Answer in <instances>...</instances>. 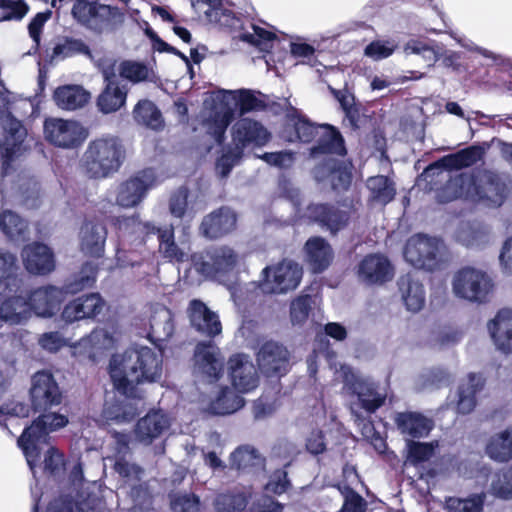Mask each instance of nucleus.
I'll return each instance as SVG.
<instances>
[{"label":"nucleus","mask_w":512,"mask_h":512,"mask_svg":"<svg viewBox=\"0 0 512 512\" xmlns=\"http://www.w3.org/2000/svg\"><path fill=\"white\" fill-rule=\"evenodd\" d=\"M228 364L232 385L238 392L246 393L258 386L257 370L249 356L234 355L229 359Z\"/></svg>","instance_id":"obj_21"},{"label":"nucleus","mask_w":512,"mask_h":512,"mask_svg":"<svg viewBox=\"0 0 512 512\" xmlns=\"http://www.w3.org/2000/svg\"><path fill=\"white\" fill-rule=\"evenodd\" d=\"M370 199L378 204L385 205L395 196L394 183L383 175L373 176L367 180Z\"/></svg>","instance_id":"obj_47"},{"label":"nucleus","mask_w":512,"mask_h":512,"mask_svg":"<svg viewBox=\"0 0 512 512\" xmlns=\"http://www.w3.org/2000/svg\"><path fill=\"white\" fill-rule=\"evenodd\" d=\"M483 378L479 374L471 373L463 380L458 389L457 411L461 414L470 413L475 405V395L483 387Z\"/></svg>","instance_id":"obj_39"},{"label":"nucleus","mask_w":512,"mask_h":512,"mask_svg":"<svg viewBox=\"0 0 512 512\" xmlns=\"http://www.w3.org/2000/svg\"><path fill=\"white\" fill-rule=\"evenodd\" d=\"M491 492L502 499H512V466L497 473L491 482Z\"/></svg>","instance_id":"obj_56"},{"label":"nucleus","mask_w":512,"mask_h":512,"mask_svg":"<svg viewBox=\"0 0 512 512\" xmlns=\"http://www.w3.org/2000/svg\"><path fill=\"white\" fill-rule=\"evenodd\" d=\"M114 470L122 477L126 483L134 485L141 479L143 470L136 464L127 461L124 458H119L114 464Z\"/></svg>","instance_id":"obj_63"},{"label":"nucleus","mask_w":512,"mask_h":512,"mask_svg":"<svg viewBox=\"0 0 512 512\" xmlns=\"http://www.w3.org/2000/svg\"><path fill=\"white\" fill-rule=\"evenodd\" d=\"M202 408L212 414H231L244 406V399L228 386L211 385L210 395L203 396Z\"/></svg>","instance_id":"obj_19"},{"label":"nucleus","mask_w":512,"mask_h":512,"mask_svg":"<svg viewBox=\"0 0 512 512\" xmlns=\"http://www.w3.org/2000/svg\"><path fill=\"white\" fill-rule=\"evenodd\" d=\"M397 46L394 40L373 41L366 46L365 55L374 60L385 59L393 54Z\"/></svg>","instance_id":"obj_62"},{"label":"nucleus","mask_w":512,"mask_h":512,"mask_svg":"<svg viewBox=\"0 0 512 512\" xmlns=\"http://www.w3.org/2000/svg\"><path fill=\"white\" fill-rule=\"evenodd\" d=\"M32 314L28 299L21 296L7 297L0 305V319L11 325L24 324Z\"/></svg>","instance_id":"obj_36"},{"label":"nucleus","mask_w":512,"mask_h":512,"mask_svg":"<svg viewBox=\"0 0 512 512\" xmlns=\"http://www.w3.org/2000/svg\"><path fill=\"white\" fill-rule=\"evenodd\" d=\"M315 177L318 181H328L333 189H346L351 182V174L342 165H336L331 159L324 167L315 170Z\"/></svg>","instance_id":"obj_43"},{"label":"nucleus","mask_w":512,"mask_h":512,"mask_svg":"<svg viewBox=\"0 0 512 512\" xmlns=\"http://www.w3.org/2000/svg\"><path fill=\"white\" fill-rule=\"evenodd\" d=\"M156 183L157 177L152 169L138 172L119 184L116 190V204L122 208L138 206Z\"/></svg>","instance_id":"obj_15"},{"label":"nucleus","mask_w":512,"mask_h":512,"mask_svg":"<svg viewBox=\"0 0 512 512\" xmlns=\"http://www.w3.org/2000/svg\"><path fill=\"white\" fill-rule=\"evenodd\" d=\"M257 360L259 368L267 376L282 375L288 370L289 353L282 345L267 342L260 348Z\"/></svg>","instance_id":"obj_24"},{"label":"nucleus","mask_w":512,"mask_h":512,"mask_svg":"<svg viewBox=\"0 0 512 512\" xmlns=\"http://www.w3.org/2000/svg\"><path fill=\"white\" fill-rule=\"evenodd\" d=\"M451 289L456 298L469 303L485 304L493 295L495 284L485 270L466 266L453 274Z\"/></svg>","instance_id":"obj_7"},{"label":"nucleus","mask_w":512,"mask_h":512,"mask_svg":"<svg viewBox=\"0 0 512 512\" xmlns=\"http://www.w3.org/2000/svg\"><path fill=\"white\" fill-rule=\"evenodd\" d=\"M236 214L229 208L222 207L204 217L200 230L209 239L220 238L236 227Z\"/></svg>","instance_id":"obj_28"},{"label":"nucleus","mask_w":512,"mask_h":512,"mask_svg":"<svg viewBox=\"0 0 512 512\" xmlns=\"http://www.w3.org/2000/svg\"><path fill=\"white\" fill-rule=\"evenodd\" d=\"M91 29L102 31L105 28H115L124 22V14L114 6L97 3Z\"/></svg>","instance_id":"obj_49"},{"label":"nucleus","mask_w":512,"mask_h":512,"mask_svg":"<svg viewBox=\"0 0 512 512\" xmlns=\"http://www.w3.org/2000/svg\"><path fill=\"white\" fill-rule=\"evenodd\" d=\"M188 314L192 326L200 333L215 337L222 332V325L218 315L211 311L200 300H192L189 304Z\"/></svg>","instance_id":"obj_27"},{"label":"nucleus","mask_w":512,"mask_h":512,"mask_svg":"<svg viewBox=\"0 0 512 512\" xmlns=\"http://www.w3.org/2000/svg\"><path fill=\"white\" fill-rule=\"evenodd\" d=\"M109 374L117 391L132 396L136 386L156 382L162 376V355L149 347H137L114 354Z\"/></svg>","instance_id":"obj_1"},{"label":"nucleus","mask_w":512,"mask_h":512,"mask_svg":"<svg viewBox=\"0 0 512 512\" xmlns=\"http://www.w3.org/2000/svg\"><path fill=\"white\" fill-rule=\"evenodd\" d=\"M486 453L498 462L512 459V427L492 436L486 446Z\"/></svg>","instance_id":"obj_44"},{"label":"nucleus","mask_w":512,"mask_h":512,"mask_svg":"<svg viewBox=\"0 0 512 512\" xmlns=\"http://www.w3.org/2000/svg\"><path fill=\"white\" fill-rule=\"evenodd\" d=\"M311 309V297L309 295H300L295 298L290 305L291 323L302 325L308 318Z\"/></svg>","instance_id":"obj_60"},{"label":"nucleus","mask_w":512,"mask_h":512,"mask_svg":"<svg viewBox=\"0 0 512 512\" xmlns=\"http://www.w3.org/2000/svg\"><path fill=\"white\" fill-rule=\"evenodd\" d=\"M397 429L405 440L424 438L434 427L432 419L417 412L397 413L394 418Z\"/></svg>","instance_id":"obj_30"},{"label":"nucleus","mask_w":512,"mask_h":512,"mask_svg":"<svg viewBox=\"0 0 512 512\" xmlns=\"http://www.w3.org/2000/svg\"><path fill=\"white\" fill-rule=\"evenodd\" d=\"M292 121L297 139L310 142L317 138V145L311 149L313 157L318 154L343 155L345 153L343 138L332 126H315L301 116L294 117Z\"/></svg>","instance_id":"obj_8"},{"label":"nucleus","mask_w":512,"mask_h":512,"mask_svg":"<svg viewBox=\"0 0 512 512\" xmlns=\"http://www.w3.org/2000/svg\"><path fill=\"white\" fill-rule=\"evenodd\" d=\"M104 307L100 295L92 293L78 297L68 303L62 312V319L67 323L92 318L98 315Z\"/></svg>","instance_id":"obj_29"},{"label":"nucleus","mask_w":512,"mask_h":512,"mask_svg":"<svg viewBox=\"0 0 512 512\" xmlns=\"http://www.w3.org/2000/svg\"><path fill=\"white\" fill-rule=\"evenodd\" d=\"M229 467L241 473H256L264 468V458L254 447L241 445L230 454Z\"/></svg>","instance_id":"obj_35"},{"label":"nucleus","mask_w":512,"mask_h":512,"mask_svg":"<svg viewBox=\"0 0 512 512\" xmlns=\"http://www.w3.org/2000/svg\"><path fill=\"white\" fill-rule=\"evenodd\" d=\"M31 405L35 411H47L62 402V392L53 374L38 371L31 378L29 390Z\"/></svg>","instance_id":"obj_16"},{"label":"nucleus","mask_w":512,"mask_h":512,"mask_svg":"<svg viewBox=\"0 0 512 512\" xmlns=\"http://www.w3.org/2000/svg\"><path fill=\"white\" fill-rule=\"evenodd\" d=\"M199 499L195 495L175 494L171 496V508L174 512H197Z\"/></svg>","instance_id":"obj_64"},{"label":"nucleus","mask_w":512,"mask_h":512,"mask_svg":"<svg viewBox=\"0 0 512 512\" xmlns=\"http://www.w3.org/2000/svg\"><path fill=\"white\" fill-rule=\"evenodd\" d=\"M107 237L106 227L100 223L86 222L80 229L81 251L91 257H100L104 253Z\"/></svg>","instance_id":"obj_32"},{"label":"nucleus","mask_w":512,"mask_h":512,"mask_svg":"<svg viewBox=\"0 0 512 512\" xmlns=\"http://www.w3.org/2000/svg\"><path fill=\"white\" fill-rule=\"evenodd\" d=\"M53 98L60 109L73 111L89 101L90 93L79 85H64L54 91Z\"/></svg>","instance_id":"obj_37"},{"label":"nucleus","mask_w":512,"mask_h":512,"mask_svg":"<svg viewBox=\"0 0 512 512\" xmlns=\"http://www.w3.org/2000/svg\"><path fill=\"white\" fill-rule=\"evenodd\" d=\"M479 158L480 149L472 146L445 157L441 165L447 169H460L476 163Z\"/></svg>","instance_id":"obj_54"},{"label":"nucleus","mask_w":512,"mask_h":512,"mask_svg":"<svg viewBox=\"0 0 512 512\" xmlns=\"http://www.w3.org/2000/svg\"><path fill=\"white\" fill-rule=\"evenodd\" d=\"M27 224L12 211H4L0 214V229L12 240L23 238Z\"/></svg>","instance_id":"obj_53"},{"label":"nucleus","mask_w":512,"mask_h":512,"mask_svg":"<svg viewBox=\"0 0 512 512\" xmlns=\"http://www.w3.org/2000/svg\"><path fill=\"white\" fill-rule=\"evenodd\" d=\"M134 118L139 123L150 129L159 130L163 127V119L160 111L149 100L139 101L134 108Z\"/></svg>","instance_id":"obj_50"},{"label":"nucleus","mask_w":512,"mask_h":512,"mask_svg":"<svg viewBox=\"0 0 512 512\" xmlns=\"http://www.w3.org/2000/svg\"><path fill=\"white\" fill-rule=\"evenodd\" d=\"M485 494H473L467 498L451 497L446 501L448 512H483Z\"/></svg>","instance_id":"obj_52"},{"label":"nucleus","mask_w":512,"mask_h":512,"mask_svg":"<svg viewBox=\"0 0 512 512\" xmlns=\"http://www.w3.org/2000/svg\"><path fill=\"white\" fill-rule=\"evenodd\" d=\"M78 54L86 55L93 60L89 47L81 39L60 37L53 42L52 47L47 51V59L50 64H56Z\"/></svg>","instance_id":"obj_34"},{"label":"nucleus","mask_w":512,"mask_h":512,"mask_svg":"<svg viewBox=\"0 0 512 512\" xmlns=\"http://www.w3.org/2000/svg\"><path fill=\"white\" fill-rule=\"evenodd\" d=\"M248 497L246 491L235 488L219 493L214 500V506L218 512H241L248 504Z\"/></svg>","instance_id":"obj_45"},{"label":"nucleus","mask_w":512,"mask_h":512,"mask_svg":"<svg viewBox=\"0 0 512 512\" xmlns=\"http://www.w3.org/2000/svg\"><path fill=\"white\" fill-rule=\"evenodd\" d=\"M306 215L311 220L329 229L332 233L342 229L349 220L346 212L325 204H312L308 206Z\"/></svg>","instance_id":"obj_33"},{"label":"nucleus","mask_w":512,"mask_h":512,"mask_svg":"<svg viewBox=\"0 0 512 512\" xmlns=\"http://www.w3.org/2000/svg\"><path fill=\"white\" fill-rule=\"evenodd\" d=\"M404 53L406 55H420L429 66L433 65L442 56L435 48L418 40L408 41L404 46Z\"/></svg>","instance_id":"obj_58"},{"label":"nucleus","mask_w":512,"mask_h":512,"mask_svg":"<svg viewBox=\"0 0 512 512\" xmlns=\"http://www.w3.org/2000/svg\"><path fill=\"white\" fill-rule=\"evenodd\" d=\"M337 379L344 384L347 393L357 396L358 402L351 404V412L360 420L358 407L368 413L377 410L384 402V397L376 391L375 385L368 378L356 374L349 366L341 365L336 371Z\"/></svg>","instance_id":"obj_9"},{"label":"nucleus","mask_w":512,"mask_h":512,"mask_svg":"<svg viewBox=\"0 0 512 512\" xmlns=\"http://www.w3.org/2000/svg\"><path fill=\"white\" fill-rule=\"evenodd\" d=\"M125 396L126 398L124 399V409H122V414H115L112 410H107V421H115L116 423H128L139 414L140 401H135L132 399L136 396L135 390H133L132 396Z\"/></svg>","instance_id":"obj_57"},{"label":"nucleus","mask_w":512,"mask_h":512,"mask_svg":"<svg viewBox=\"0 0 512 512\" xmlns=\"http://www.w3.org/2000/svg\"><path fill=\"white\" fill-rule=\"evenodd\" d=\"M68 422V418L64 414L44 413L23 431L18 439V445L33 474H35L41 450L48 443L49 433L65 427Z\"/></svg>","instance_id":"obj_5"},{"label":"nucleus","mask_w":512,"mask_h":512,"mask_svg":"<svg viewBox=\"0 0 512 512\" xmlns=\"http://www.w3.org/2000/svg\"><path fill=\"white\" fill-rule=\"evenodd\" d=\"M486 327L495 349L505 355L512 354V309L499 310Z\"/></svg>","instance_id":"obj_20"},{"label":"nucleus","mask_w":512,"mask_h":512,"mask_svg":"<svg viewBox=\"0 0 512 512\" xmlns=\"http://www.w3.org/2000/svg\"><path fill=\"white\" fill-rule=\"evenodd\" d=\"M270 139V133L259 122L250 118L238 120L232 127V140L234 146L243 149L252 144L264 146Z\"/></svg>","instance_id":"obj_23"},{"label":"nucleus","mask_w":512,"mask_h":512,"mask_svg":"<svg viewBox=\"0 0 512 512\" xmlns=\"http://www.w3.org/2000/svg\"><path fill=\"white\" fill-rule=\"evenodd\" d=\"M23 264L29 273L45 275L55 268L54 255L51 249L42 243H32L22 250Z\"/></svg>","instance_id":"obj_26"},{"label":"nucleus","mask_w":512,"mask_h":512,"mask_svg":"<svg viewBox=\"0 0 512 512\" xmlns=\"http://www.w3.org/2000/svg\"><path fill=\"white\" fill-rule=\"evenodd\" d=\"M85 269H88L86 267ZM95 271L89 267V272H82L79 280L67 285L66 291L55 286H44L33 290L28 298L32 313L38 317L50 318L60 309L67 293H77L95 282Z\"/></svg>","instance_id":"obj_6"},{"label":"nucleus","mask_w":512,"mask_h":512,"mask_svg":"<svg viewBox=\"0 0 512 512\" xmlns=\"http://www.w3.org/2000/svg\"><path fill=\"white\" fill-rule=\"evenodd\" d=\"M118 338L114 331L104 328L93 330L87 337L80 339L71 346L74 356L88 358L96 361L97 357L102 355L106 350L115 346Z\"/></svg>","instance_id":"obj_18"},{"label":"nucleus","mask_w":512,"mask_h":512,"mask_svg":"<svg viewBox=\"0 0 512 512\" xmlns=\"http://www.w3.org/2000/svg\"><path fill=\"white\" fill-rule=\"evenodd\" d=\"M437 447L438 441L425 443L407 440V460L412 464L427 461L433 456Z\"/></svg>","instance_id":"obj_55"},{"label":"nucleus","mask_w":512,"mask_h":512,"mask_svg":"<svg viewBox=\"0 0 512 512\" xmlns=\"http://www.w3.org/2000/svg\"><path fill=\"white\" fill-rule=\"evenodd\" d=\"M443 192L445 201L465 198L487 207H499L506 198L504 183L497 175L488 171L459 174L449 180Z\"/></svg>","instance_id":"obj_3"},{"label":"nucleus","mask_w":512,"mask_h":512,"mask_svg":"<svg viewBox=\"0 0 512 512\" xmlns=\"http://www.w3.org/2000/svg\"><path fill=\"white\" fill-rule=\"evenodd\" d=\"M306 258L314 272L326 269L333 257L330 245L320 237H313L305 245Z\"/></svg>","instance_id":"obj_38"},{"label":"nucleus","mask_w":512,"mask_h":512,"mask_svg":"<svg viewBox=\"0 0 512 512\" xmlns=\"http://www.w3.org/2000/svg\"><path fill=\"white\" fill-rule=\"evenodd\" d=\"M456 239L466 247L479 248L488 243L489 232L479 224H464L459 228Z\"/></svg>","instance_id":"obj_48"},{"label":"nucleus","mask_w":512,"mask_h":512,"mask_svg":"<svg viewBox=\"0 0 512 512\" xmlns=\"http://www.w3.org/2000/svg\"><path fill=\"white\" fill-rule=\"evenodd\" d=\"M173 330L171 311L164 306L157 307L150 319V340L153 343L166 341L171 337Z\"/></svg>","instance_id":"obj_41"},{"label":"nucleus","mask_w":512,"mask_h":512,"mask_svg":"<svg viewBox=\"0 0 512 512\" xmlns=\"http://www.w3.org/2000/svg\"><path fill=\"white\" fill-rule=\"evenodd\" d=\"M159 251L170 261L184 262L188 259L190 249L184 243L178 246L174 242L173 230L167 228L159 231Z\"/></svg>","instance_id":"obj_46"},{"label":"nucleus","mask_w":512,"mask_h":512,"mask_svg":"<svg viewBox=\"0 0 512 512\" xmlns=\"http://www.w3.org/2000/svg\"><path fill=\"white\" fill-rule=\"evenodd\" d=\"M302 275L298 263L283 260L262 270L259 288L264 294H286L299 286Z\"/></svg>","instance_id":"obj_11"},{"label":"nucleus","mask_w":512,"mask_h":512,"mask_svg":"<svg viewBox=\"0 0 512 512\" xmlns=\"http://www.w3.org/2000/svg\"><path fill=\"white\" fill-rule=\"evenodd\" d=\"M126 157L122 141L106 135L89 142L83 154L82 166L90 178L102 179L116 173Z\"/></svg>","instance_id":"obj_4"},{"label":"nucleus","mask_w":512,"mask_h":512,"mask_svg":"<svg viewBox=\"0 0 512 512\" xmlns=\"http://www.w3.org/2000/svg\"><path fill=\"white\" fill-rule=\"evenodd\" d=\"M398 285L407 309L412 312L420 311L425 304L423 285L409 274L402 276L398 281Z\"/></svg>","instance_id":"obj_40"},{"label":"nucleus","mask_w":512,"mask_h":512,"mask_svg":"<svg viewBox=\"0 0 512 512\" xmlns=\"http://www.w3.org/2000/svg\"><path fill=\"white\" fill-rule=\"evenodd\" d=\"M242 261L243 258L238 252L225 245L209 249L201 262H198L197 256L193 257V262L203 275L219 282L235 275Z\"/></svg>","instance_id":"obj_10"},{"label":"nucleus","mask_w":512,"mask_h":512,"mask_svg":"<svg viewBox=\"0 0 512 512\" xmlns=\"http://www.w3.org/2000/svg\"><path fill=\"white\" fill-rule=\"evenodd\" d=\"M442 243L435 237L416 234L410 237L404 249V257L415 268L432 270L437 265V256Z\"/></svg>","instance_id":"obj_17"},{"label":"nucleus","mask_w":512,"mask_h":512,"mask_svg":"<svg viewBox=\"0 0 512 512\" xmlns=\"http://www.w3.org/2000/svg\"><path fill=\"white\" fill-rule=\"evenodd\" d=\"M119 74L132 83L151 81L154 73L146 64L137 61H124L120 64Z\"/></svg>","instance_id":"obj_51"},{"label":"nucleus","mask_w":512,"mask_h":512,"mask_svg":"<svg viewBox=\"0 0 512 512\" xmlns=\"http://www.w3.org/2000/svg\"><path fill=\"white\" fill-rule=\"evenodd\" d=\"M169 425L168 417L162 412H149L137 422L135 427L136 440L144 445H149L167 430Z\"/></svg>","instance_id":"obj_31"},{"label":"nucleus","mask_w":512,"mask_h":512,"mask_svg":"<svg viewBox=\"0 0 512 512\" xmlns=\"http://www.w3.org/2000/svg\"><path fill=\"white\" fill-rule=\"evenodd\" d=\"M251 30L239 33L236 37L258 47L260 50H267L274 34L254 25H251Z\"/></svg>","instance_id":"obj_59"},{"label":"nucleus","mask_w":512,"mask_h":512,"mask_svg":"<svg viewBox=\"0 0 512 512\" xmlns=\"http://www.w3.org/2000/svg\"><path fill=\"white\" fill-rule=\"evenodd\" d=\"M97 3L87 0H78L72 8V14L80 23L91 29V25H95L93 20Z\"/></svg>","instance_id":"obj_61"},{"label":"nucleus","mask_w":512,"mask_h":512,"mask_svg":"<svg viewBox=\"0 0 512 512\" xmlns=\"http://www.w3.org/2000/svg\"><path fill=\"white\" fill-rule=\"evenodd\" d=\"M10 101V93L0 80V125L4 131V138L0 139V156L5 161L13 159L20 152L21 144L26 136V131L21 123L7 113Z\"/></svg>","instance_id":"obj_12"},{"label":"nucleus","mask_w":512,"mask_h":512,"mask_svg":"<svg viewBox=\"0 0 512 512\" xmlns=\"http://www.w3.org/2000/svg\"><path fill=\"white\" fill-rule=\"evenodd\" d=\"M262 101L250 90H222L204 102L203 126L221 144L237 107L244 114L262 107Z\"/></svg>","instance_id":"obj_2"},{"label":"nucleus","mask_w":512,"mask_h":512,"mask_svg":"<svg viewBox=\"0 0 512 512\" xmlns=\"http://www.w3.org/2000/svg\"><path fill=\"white\" fill-rule=\"evenodd\" d=\"M357 274L364 283L382 284L393 278L394 269L386 256L369 254L359 263Z\"/></svg>","instance_id":"obj_22"},{"label":"nucleus","mask_w":512,"mask_h":512,"mask_svg":"<svg viewBox=\"0 0 512 512\" xmlns=\"http://www.w3.org/2000/svg\"><path fill=\"white\" fill-rule=\"evenodd\" d=\"M224 358L211 342H200L194 352V374L202 384H215L223 375Z\"/></svg>","instance_id":"obj_14"},{"label":"nucleus","mask_w":512,"mask_h":512,"mask_svg":"<svg viewBox=\"0 0 512 512\" xmlns=\"http://www.w3.org/2000/svg\"><path fill=\"white\" fill-rule=\"evenodd\" d=\"M43 132L49 143L64 149L77 148L88 137V130L80 122L56 117L45 119Z\"/></svg>","instance_id":"obj_13"},{"label":"nucleus","mask_w":512,"mask_h":512,"mask_svg":"<svg viewBox=\"0 0 512 512\" xmlns=\"http://www.w3.org/2000/svg\"><path fill=\"white\" fill-rule=\"evenodd\" d=\"M18 269L16 257L0 250V294L16 293L21 287V280L16 277Z\"/></svg>","instance_id":"obj_42"},{"label":"nucleus","mask_w":512,"mask_h":512,"mask_svg":"<svg viewBox=\"0 0 512 512\" xmlns=\"http://www.w3.org/2000/svg\"><path fill=\"white\" fill-rule=\"evenodd\" d=\"M113 65L114 63L112 59H110L108 60L107 65L102 67V72L107 84L105 89L98 96L97 106L104 114H109L119 110L125 104L127 97V92L124 87H120L116 81L110 80Z\"/></svg>","instance_id":"obj_25"}]
</instances>
